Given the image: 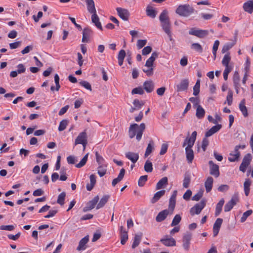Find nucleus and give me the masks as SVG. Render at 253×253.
Returning <instances> with one entry per match:
<instances>
[{
    "label": "nucleus",
    "instance_id": "f257e3e1",
    "mask_svg": "<svg viewBox=\"0 0 253 253\" xmlns=\"http://www.w3.org/2000/svg\"><path fill=\"white\" fill-rule=\"evenodd\" d=\"M197 132L193 131L190 136H187L185 139L182 147H185L186 158L188 163H192L194 158V152L192 149L196 139Z\"/></svg>",
    "mask_w": 253,
    "mask_h": 253
},
{
    "label": "nucleus",
    "instance_id": "f03ea898",
    "mask_svg": "<svg viewBox=\"0 0 253 253\" xmlns=\"http://www.w3.org/2000/svg\"><path fill=\"white\" fill-rule=\"evenodd\" d=\"M87 9L89 13L91 14V21L95 26L99 30H102V27L99 18L97 14L96 10L95 7V3L93 0H85Z\"/></svg>",
    "mask_w": 253,
    "mask_h": 253
},
{
    "label": "nucleus",
    "instance_id": "7ed1b4c3",
    "mask_svg": "<svg viewBox=\"0 0 253 253\" xmlns=\"http://www.w3.org/2000/svg\"><path fill=\"white\" fill-rule=\"evenodd\" d=\"M158 53L153 52L151 56L146 60L143 68V72L145 73L148 76H151L153 74L154 69V62L158 57Z\"/></svg>",
    "mask_w": 253,
    "mask_h": 253
},
{
    "label": "nucleus",
    "instance_id": "20e7f679",
    "mask_svg": "<svg viewBox=\"0 0 253 253\" xmlns=\"http://www.w3.org/2000/svg\"><path fill=\"white\" fill-rule=\"evenodd\" d=\"M128 134L130 138L136 135V139L140 141L142 135V123L139 126L137 124L131 125L129 128Z\"/></svg>",
    "mask_w": 253,
    "mask_h": 253
},
{
    "label": "nucleus",
    "instance_id": "39448f33",
    "mask_svg": "<svg viewBox=\"0 0 253 253\" xmlns=\"http://www.w3.org/2000/svg\"><path fill=\"white\" fill-rule=\"evenodd\" d=\"M194 9L189 4L180 5L176 10V13L180 16L188 17L194 12Z\"/></svg>",
    "mask_w": 253,
    "mask_h": 253
},
{
    "label": "nucleus",
    "instance_id": "423d86ee",
    "mask_svg": "<svg viewBox=\"0 0 253 253\" xmlns=\"http://www.w3.org/2000/svg\"><path fill=\"white\" fill-rule=\"evenodd\" d=\"M239 201V195L238 193H235L232 196L230 201L226 204L224 206V211L225 212L229 211L233 208V207L238 203Z\"/></svg>",
    "mask_w": 253,
    "mask_h": 253
},
{
    "label": "nucleus",
    "instance_id": "0eeeda50",
    "mask_svg": "<svg viewBox=\"0 0 253 253\" xmlns=\"http://www.w3.org/2000/svg\"><path fill=\"white\" fill-rule=\"evenodd\" d=\"M206 206L205 200H202L200 203L194 205L190 211V213L192 215L194 214H199Z\"/></svg>",
    "mask_w": 253,
    "mask_h": 253
},
{
    "label": "nucleus",
    "instance_id": "6e6552de",
    "mask_svg": "<svg viewBox=\"0 0 253 253\" xmlns=\"http://www.w3.org/2000/svg\"><path fill=\"white\" fill-rule=\"evenodd\" d=\"M189 34L191 35L196 36L199 38H203L208 35L209 32L205 30H200L192 28L189 30Z\"/></svg>",
    "mask_w": 253,
    "mask_h": 253
},
{
    "label": "nucleus",
    "instance_id": "1a4fd4ad",
    "mask_svg": "<svg viewBox=\"0 0 253 253\" xmlns=\"http://www.w3.org/2000/svg\"><path fill=\"white\" fill-rule=\"evenodd\" d=\"M160 242L166 247H174L176 246L175 240L168 236H165L163 238L160 240Z\"/></svg>",
    "mask_w": 253,
    "mask_h": 253
},
{
    "label": "nucleus",
    "instance_id": "9d476101",
    "mask_svg": "<svg viewBox=\"0 0 253 253\" xmlns=\"http://www.w3.org/2000/svg\"><path fill=\"white\" fill-rule=\"evenodd\" d=\"M98 196H95L92 200L87 203L86 206L83 208V211L86 212L93 209L99 200Z\"/></svg>",
    "mask_w": 253,
    "mask_h": 253
},
{
    "label": "nucleus",
    "instance_id": "9b49d317",
    "mask_svg": "<svg viewBox=\"0 0 253 253\" xmlns=\"http://www.w3.org/2000/svg\"><path fill=\"white\" fill-rule=\"evenodd\" d=\"M251 160L252 157L251 154H248L246 155L243 158L242 162L240 166V170L244 172L246 171L247 167L250 165Z\"/></svg>",
    "mask_w": 253,
    "mask_h": 253
},
{
    "label": "nucleus",
    "instance_id": "f8f14e48",
    "mask_svg": "<svg viewBox=\"0 0 253 253\" xmlns=\"http://www.w3.org/2000/svg\"><path fill=\"white\" fill-rule=\"evenodd\" d=\"M209 164L210 166V173L215 177H218L220 174L218 166L214 164L212 161H209Z\"/></svg>",
    "mask_w": 253,
    "mask_h": 253
},
{
    "label": "nucleus",
    "instance_id": "ddd939ff",
    "mask_svg": "<svg viewBox=\"0 0 253 253\" xmlns=\"http://www.w3.org/2000/svg\"><path fill=\"white\" fill-rule=\"evenodd\" d=\"M93 31L89 27H86L84 29L83 32L82 42H88L89 38L93 35Z\"/></svg>",
    "mask_w": 253,
    "mask_h": 253
},
{
    "label": "nucleus",
    "instance_id": "4468645a",
    "mask_svg": "<svg viewBox=\"0 0 253 253\" xmlns=\"http://www.w3.org/2000/svg\"><path fill=\"white\" fill-rule=\"evenodd\" d=\"M161 24L163 30L168 35L169 38V40L171 41L172 38L170 31V23L169 20L161 22Z\"/></svg>",
    "mask_w": 253,
    "mask_h": 253
},
{
    "label": "nucleus",
    "instance_id": "2eb2a0df",
    "mask_svg": "<svg viewBox=\"0 0 253 253\" xmlns=\"http://www.w3.org/2000/svg\"><path fill=\"white\" fill-rule=\"evenodd\" d=\"M189 80L187 79L182 80L180 82L176 85V90L177 92L187 90L189 85Z\"/></svg>",
    "mask_w": 253,
    "mask_h": 253
},
{
    "label": "nucleus",
    "instance_id": "dca6fc26",
    "mask_svg": "<svg viewBox=\"0 0 253 253\" xmlns=\"http://www.w3.org/2000/svg\"><path fill=\"white\" fill-rule=\"evenodd\" d=\"M116 10L121 18L125 21L128 20L129 13L127 9L121 7H117Z\"/></svg>",
    "mask_w": 253,
    "mask_h": 253
},
{
    "label": "nucleus",
    "instance_id": "f3484780",
    "mask_svg": "<svg viewBox=\"0 0 253 253\" xmlns=\"http://www.w3.org/2000/svg\"><path fill=\"white\" fill-rule=\"evenodd\" d=\"M192 238V235L189 233H187L183 236L182 242L183 247L186 250H188L189 248L190 242Z\"/></svg>",
    "mask_w": 253,
    "mask_h": 253
},
{
    "label": "nucleus",
    "instance_id": "a211bd4d",
    "mask_svg": "<svg viewBox=\"0 0 253 253\" xmlns=\"http://www.w3.org/2000/svg\"><path fill=\"white\" fill-rule=\"evenodd\" d=\"M222 221L223 220L222 218H218L214 222L213 227V234L214 237L216 236L218 234Z\"/></svg>",
    "mask_w": 253,
    "mask_h": 253
},
{
    "label": "nucleus",
    "instance_id": "6ab92c4d",
    "mask_svg": "<svg viewBox=\"0 0 253 253\" xmlns=\"http://www.w3.org/2000/svg\"><path fill=\"white\" fill-rule=\"evenodd\" d=\"M231 61V57L230 56V54L228 52H227L224 56L222 60V65L225 67V68H230L233 69V67L231 65H229V63Z\"/></svg>",
    "mask_w": 253,
    "mask_h": 253
},
{
    "label": "nucleus",
    "instance_id": "aec40b11",
    "mask_svg": "<svg viewBox=\"0 0 253 253\" xmlns=\"http://www.w3.org/2000/svg\"><path fill=\"white\" fill-rule=\"evenodd\" d=\"M222 126L220 124H217L216 126H213L210 129L207 131L205 133V137H208L212 135L218 131L221 128Z\"/></svg>",
    "mask_w": 253,
    "mask_h": 253
},
{
    "label": "nucleus",
    "instance_id": "412c9836",
    "mask_svg": "<svg viewBox=\"0 0 253 253\" xmlns=\"http://www.w3.org/2000/svg\"><path fill=\"white\" fill-rule=\"evenodd\" d=\"M176 195L177 191L175 190L173 191L171 197L169 199V210L171 211V212H172L175 206Z\"/></svg>",
    "mask_w": 253,
    "mask_h": 253
},
{
    "label": "nucleus",
    "instance_id": "4be33fe9",
    "mask_svg": "<svg viewBox=\"0 0 253 253\" xmlns=\"http://www.w3.org/2000/svg\"><path fill=\"white\" fill-rule=\"evenodd\" d=\"M87 141L86 134L85 132L80 133L75 141V145L82 144Z\"/></svg>",
    "mask_w": 253,
    "mask_h": 253
},
{
    "label": "nucleus",
    "instance_id": "5701e85b",
    "mask_svg": "<svg viewBox=\"0 0 253 253\" xmlns=\"http://www.w3.org/2000/svg\"><path fill=\"white\" fill-rule=\"evenodd\" d=\"M89 241V238L88 236H86L82 238L79 244V246L77 248L78 251L84 250L86 249V244Z\"/></svg>",
    "mask_w": 253,
    "mask_h": 253
},
{
    "label": "nucleus",
    "instance_id": "b1692460",
    "mask_svg": "<svg viewBox=\"0 0 253 253\" xmlns=\"http://www.w3.org/2000/svg\"><path fill=\"white\" fill-rule=\"evenodd\" d=\"M169 214V211L168 210H165L159 213L156 217V220L157 222H161L164 220L168 214Z\"/></svg>",
    "mask_w": 253,
    "mask_h": 253
},
{
    "label": "nucleus",
    "instance_id": "393cba45",
    "mask_svg": "<svg viewBox=\"0 0 253 253\" xmlns=\"http://www.w3.org/2000/svg\"><path fill=\"white\" fill-rule=\"evenodd\" d=\"M243 9L246 11L250 14L253 12V0H249L243 4Z\"/></svg>",
    "mask_w": 253,
    "mask_h": 253
},
{
    "label": "nucleus",
    "instance_id": "a878e982",
    "mask_svg": "<svg viewBox=\"0 0 253 253\" xmlns=\"http://www.w3.org/2000/svg\"><path fill=\"white\" fill-rule=\"evenodd\" d=\"M154 88V84L151 81H146L143 84V89L147 92H151Z\"/></svg>",
    "mask_w": 253,
    "mask_h": 253
},
{
    "label": "nucleus",
    "instance_id": "bb28decb",
    "mask_svg": "<svg viewBox=\"0 0 253 253\" xmlns=\"http://www.w3.org/2000/svg\"><path fill=\"white\" fill-rule=\"evenodd\" d=\"M213 179L211 176H209L205 182V186L207 192H209L211 191L213 185Z\"/></svg>",
    "mask_w": 253,
    "mask_h": 253
},
{
    "label": "nucleus",
    "instance_id": "cd10ccee",
    "mask_svg": "<svg viewBox=\"0 0 253 253\" xmlns=\"http://www.w3.org/2000/svg\"><path fill=\"white\" fill-rule=\"evenodd\" d=\"M126 157L133 163L136 162L139 158L138 154L137 153L130 152L126 154Z\"/></svg>",
    "mask_w": 253,
    "mask_h": 253
},
{
    "label": "nucleus",
    "instance_id": "c85d7f7f",
    "mask_svg": "<svg viewBox=\"0 0 253 253\" xmlns=\"http://www.w3.org/2000/svg\"><path fill=\"white\" fill-rule=\"evenodd\" d=\"M90 183L86 184V189L88 191H91L96 183V176L94 174H91L90 176Z\"/></svg>",
    "mask_w": 253,
    "mask_h": 253
},
{
    "label": "nucleus",
    "instance_id": "c756f323",
    "mask_svg": "<svg viewBox=\"0 0 253 253\" xmlns=\"http://www.w3.org/2000/svg\"><path fill=\"white\" fill-rule=\"evenodd\" d=\"M239 109L242 112L244 117H247L248 116V110L245 106V100L243 99L239 104Z\"/></svg>",
    "mask_w": 253,
    "mask_h": 253
},
{
    "label": "nucleus",
    "instance_id": "7c9ffc66",
    "mask_svg": "<svg viewBox=\"0 0 253 253\" xmlns=\"http://www.w3.org/2000/svg\"><path fill=\"white\" fill-rule=\"evenodd\" d=\"M205 114V111L200 105H197L196 108V116L198 119H202Z\"/></svg>",
    "mask_w": 253,
    "mask_h": 253
},
{
    "label": "nucleus",
    "instance_id": "2f4dec72",
    "mask_svg": "<svg viewBox=\"0 0 253 253\" xmlns=\"http://www.w3.org/2000/svg\"><path fill=\"white\" fill-rule=\"evenodd\" d=\"M239 151H236L234 149V151L232 152L228 157V160L230 162H235L237 161L240 156Z\"/></svg>",
    "mask_w": 253,
    "mask_h": 253
},
{
    "label": "nucleus",
    "instance_id": "473e14b6",
    "mask_svg": "<svg viewBox=\"0 0 253 253\" xmlns=\"http://www.w3.org/2000/svg\"><path fill=\"white\" fill-rule=\"evenodd\" d=\"M133 106H132L129 110V111L131 113L133 112L135 110H139V109H140L141 108V106H142V104H141V102L137 99L134 100V101L133 102Z\"/></svg>",
    "mask_w": 253,
    "mask_h": 253
},
{
    "label": "nucleus",
    "instance_id": "72a5a7b5",
    "mask_svg": "<svg viewBox=\"0 0 253 253\" xmlns=\"http://www.w3.org/2000/svg\"><path fill=\"white\" fill-rule=\"evenodd\" d=\"M224 203V200L223 199H221L219 202L217 204L216 206L215 211V215L216 216L219 215L220 213L222 207Z\"/></svg>",
    "mask_w": 253,
    "mask_h": 253
},
{
    "label": "nucleus",
    "instance_id": "f704fd0d",
    "mask_svg": "<svg viewBox=\"0 0 253 253\" xmlns=\"http://www.w3.org/2000/svg\"><path fill=\"white\" fill-rule=\"evenodd\" d=\"M109 196L105 195L100 200L99 202L96 206V209H99L104 206L108 201Z\"/></svg>",
    "mask_w": 253,
    "mask_h": 253
},
{
    "label": "nucleus",
    "instance_id": "c9c22d12",
    "mask_svg": "<svg viewBox=\"0 0 253 253\" xmlns=\"http://www.w3.org/2000/svg\"><path fill=\"white\" fill-rule=\"evenodd\" d=\"M168 184V178L167 177H163L161 180L159 181L156 185V189H160L163 188L164 186Z\"/></svg>",
    "mask_w": 253,
    "mask_h": 253
},
{
    "label": "nucleus",
    "instance_id": "e433bc0d",
    "mask_svg": "<svg viewBox=\"0 0 253 253\" xmlns=\"http://www.w3.org/2000/svg\"><path fill=\"white\" fill-rule=\"evenodd\" d=\"M165 192L166 191L165 190H162L156 192L152 199V203H155L158 201L160 198L165 194Z\"/></svg>",
    "mask_w": 253,
    "mask_h": 253
},
{
    "label": "nucleus",
    "instance_id": "4c0bfd02",
    "mask_svg": "<svg viewBox=\"0 0 253 253\" xmlns=\"http://www.w3.org/2000/svg\"><path fill=\"white\" fill-rule=\"evenodd\" d=\"M154 149V143L153 141H150L146 148L145 157H148Z\"/></svg>",
    "mask_w": 253,
    "mask_h": 253
},
{
    "label": "nucleus",
    "instance_id": "58836bf2",
    "mask_svg": "<svg viewBox=\"0 0 253 253\" xmlns=\"http://www.w3.org/2000/svg\"><path fill=\"white\" fill-rule=\"evenodd\" d=\"M65 197L66 193L65 192L60 193L58 196L57 203L61 206H63L64 204Z\"/></svg>",
    "mask_w": 253,
    "mask_h": 253
},
{
    "label": "nucleus",
    "instance_id": "ea45409f",
    "mask_svg": "<svg viewBox=\"0 0 253 253\" xmlns=\"http://www.w3.org/2000/svg\"><path fill=\"white\" fill-rule=\"evenodd\" d=\"M68 123H69V121L66 119L62 120L60 122L59 126L58 128V130L59 131H63L64 129H65Z\"/></svg>",
    "mask_w": 253,
    "mask_h": 253
},
{
    "label": "nucleus",
    "instance_id": "a19ab883",
    "mask_svg": "<svg viewBox=\"0 0 253 253\" xmlns=\"http://www.w3.org/2000/svg\"><path fill=\"white\" fill-rule=\"evenodd\" d=\"M144 170L147 172H151L153 170L152 163L149 161L147 160L144 165Z\"/></svg>",
    "mask_w": 253,
    "mask_h": 253
},
{
    "label": "nucleus",
    "instance_id": "79ce46f5",
    "mask_svg": "<svg viewBox=\"0 0 253 253\" xmlns=\"http://www.w3.org/2000/svg\"><path fill=\"white\" fill-rule=\"evenodd\" d=\"M160 22L169 20L168 12L166 10H163L159 16Z\"/></svg>",
    "mask_w": 253,
    "mask_h": 253
},
{
    "label": "nucleus",
    "instance_id": "37998d69",
    "mask_svg": "<svg viewBox=\"0 0 253 253\" xmlns=\"http://www.w3.org/2000/svg\"><path fill=\"white\" fill-rule=\"evenodd\" d=\"M88 153H87L81 160L79 163L76 164V167L78 168H81L84 166L87 161Z\"/></svg>",
    "mask_w": 253,
    "mask_h": 253
},
{
    "label": "nucleus",
    "instance_id": "c03bdc74",
    "mask_svg": "<svg viewBox=\"0 0 253 253\" xmlns=\"http://www.w3.org/2000/svg\"><path fill=\"white\" fill-rule=\"evenodd\" d=\"M233 81L234 85H240V78L239 73L237 71H235L234 73L233 77Z\"/></svg>",
    "mask_w": 253,
    "mask_h": 253
},
{
    "label": "nucleus",
    "instance_id": "a18cd8bd",
    "mask_svg": "<svg viewBox=\"0 0 253 253\" xmlns=\"http://www.w3.org/2000/svg\"><path fill=\"white\" fill-rule=\"evenodd\" d=\"M200 80H198L193 87V95L197 96L200 92Z\"/></svg>",
    "mask_w": 253,
    "mask_h": 253
},
{
    "label": "nucleus",
    "instance_id": "49530a36",
    "mask_svg": "<svg viewBox=\"0 0 253 253\" xmlns=\"http://www.w3.org/2000/svg\"><path fill=\"white\" fill-rule=\"evenodd\" d=\"M106 166L105 165H100L99 166L98 168V173L100 177H102L104 176L106 172Z\"/></svg>",
    "mask_w": 253,
    "mask_h": 253
},
{
    "label": "nucleus",
    "instance_id": "de8ad7c7",
    "mask_svg": "<svg viewBox=\"0 0 253 253\" xmlns=\"http://www.w3.org/2000/svg\"><path fill=\"white\" fill-rule=\"evenodd\" d=\"M181 220V217L179 214H176L174 217L172 222L170 224L171 226H175L178 224Z\"/></svg>",
    "mask_w": 253,
    "mask_h": 253
},
{
    "label": "nucleus",
    "instance_id": "09e8293b",
    "mask_svg": "<svg viewBox=\"0 0 253 253\" xmlns=\"http://www.w3.org/2000/svg\"><path fill=\"white\" fill-rule=\"evenodd\" d=\"M253 211L252 210H248L245 212L241 218L240 221L242 223L244 222L246 220L247 218L251 215Z\"/></svg>",
    "mask_w": 253,
    "mask_h": 253
},
{
    "label": "nucleus",
    "instance_id": "8fccbe9b",
    "mask_svg": "<svg viewBox=\"0 0 253 253\" xmlns=\"http://www.w3.org/2000/svg\"><path fill=\"white\" fill-rule=\"evenodd\" d=\"M121 243L124 245L128 239L127 232H124L123 233L120 234Z\"/></svg>",
    "mask_w": 253,
    "mask_h": 253
},
{
    "label": "nucleus",
    "instance_id": "3c124183",
    "mask_svg": "<svg viewBox=\"0 0 253 253\" xmlns=\"http://www.w3.org/2000/svg\"><path fill=\"white\" fill-rule=\"evenodd\" d=\"M146 13L148 16L153 18H155L156 15V12L152 7L148 8L146 10Z\"/></svg>",
    "mask_w": 253,
    "mask_h": 253
},
{
    "label": "nucleus",
    "instance_id": "603ef678",
    "mask_svg": "<svg viewBox=\"0 0 253 253\" xmlns=\"http://www.w3.org/2000/svg\"><path fill=\"white\" fill-rule=\"evenodd\" d=\"M95 156H96V161L98 163L99 166L104 165V163L105 161L104 159L101 156L99 155V154H98V153L97 152H96V153H95Z\"/></svg>",
    "mask_w": 253,
    "mask_h": 253
},
{
    "label": "nucleus",
    "instance_id": "864d4df0",
    "mask_svg": "<svg viewBox=\"0 0 253 253\" xmlns=\"http://www.w3.org/2000/svg\"><path fill=\"white\" fill-rule=\"evenodd\" d=\"M203 192L204 191L203 190H200L199 191L197 192V193H196L192 197V200L196 201H199L202 197L203 195Z\"/></svg>",
    "mask_w": 253,
    "mask_h": 253
},
{
    "label": "nucleus",
    "instance_id": "5fc2aeb1",
    "mask_svg": "<svg viewBox=\"0 0 253 253\" xmlns=\"http://www.w3.org/2000/svg\"><path fill=\"white\" fill-rule=\"evenodd\" d=\"M219 45V42L218 40H216L213 44V47H212V53L214 56V59H215L216 58V51L218 49V46Z\"/></svg>",
    "mask_w": 253,
    "mask_h": 253
},
{
    "label": "nucleus",
    "instance_id": "6e6d98bb",
    "mask_svg": "<svg viewBox=\"0 0 253 253\" xmlns=\"http://www.w3.org/2000/svg\"><path fill=\"white\" fill-rule=\"evenodd\" d=\"M140 240H141V238H140V236H135L134 238L133 243L132 245V248L134 249L136 247H137L140 242Z\"/></svg>",
    "mask_w": 253,
    "mask_h": 253
},
{
    "label": "nucleus",
    "instance_id": "4d7b16f0",
    "mask_svg": "<svg viewBox=\"0 0 253 253\" xmlns=\"http://www.w3.org/2000/svg\"><path fill=\"white\" fill-rule=\"evenodd\" d=\"M233 100V92L232 90H229L228 92V94L226 97V101L228 105H231L232 103Z\"/></svg>",
    "mask_w": 253,
    "mask_h": 253
},
{
    "label": "nucleus",
    "instance_id": "13d9d810",
    "mask_svg": "<svg viewBox=\"0 0 253 253\" xmlns=\"http://www.w3.org/2000/svg\"><path fill=\"white\" fill-rule=\"evenodd\" d=\"M209 140L207 139V137H205L203 138L202 142V148L203 149V151L205 152L207 149V146L209 145Z\"/></svg>",
    "mask_w": 253,
    "mask_h": 253
},
{
    "label": "nucleus",
    "instance_id": "bf43d9fd",
    "mask_svg": "<svg viewBox=\"0 0 253 253\" xmlns=\"http://www.w3.org/2000/svg\"><path fill=\"white\" fill-rule=\"evenodd\" d=\"M191 46L193 49L197 51L202 52L203 51L202 46L198 43H194L191 45Z\"/></svg>",
    "mask_w": 253,
    "mask_h": 253
},
{
    "label": "nucleus",
    "instance_id": "052dcab7",
    "mask_svg": "<svg viewBox=\"0 0 253 253\" xmlns=\"http://www.w3.org/2000/svg\"><path fill=\"white\" fill-rule=\"evenodd\" d=\"M80 84L86 89L91 90V86L90 84L87 81H82L80 82Z\"/></svg>",
    "mask_w": 253,
    "mask_h": 253
},
{
    "label": "nucleus",
    "instance_id": "680f3d73",
    "mask_svg": "<svg viewBox=\"0 0 253 253\" xmlns=\"http://www.w3.org/2000/svg\"><path fill=\"white\" fill-rule=\"evenodd\" d=\"M14 229V226L12 225L0 226V230H1L12 231Z\"/></svg>",
    "mask_w": 253,
    "mask_h": 253
},
{
    "label": "nucleus",
    "instance_id": "e2e57ef3",
    "mask_svg": "<svg viewBox=\"0 0 253 253\" xmlns=\"http://www.w3.org/2000/svg\"><path fill=\"white\" fill-rule=\"evenodd\" d=\"M168 145L167 143H163L161 146V151L160 152V154L161 155H163L165 154L168 150Z\"/></svg>",
    "mask_w": 253,
    "mask_h": 253
},
{
    "label": "nucleus",
    "instance_id": "0e129e2a",
    "mask_svg": "<svg viewBox=\"0 0 253 253\" xmlns=\"http://www.w3.org/2000/svg\"><path fill=\"white\" fill-rule=\"evenodd\" d=\"M190 182V178L188 176H185L183 179V186L187 188L189 187Z\"/></svg>",
    "mask_w": 253,
    "mask_h": 253
},
{
    "label": "nucleus",
    "instance_id": "69168bd1",
    "mask_svg": "<svg viewBox=\"0 0 253 253\" xmlns=\"http://www.w3.org/2000/svg\"><path fill=\"white\" fill-rule=\"evenodd\" d=\"M67 161L69 164H74L77 161V160L75 156L71 155L67 158Z\"/></svg>",
    "mask_w": 253,
    "mask_h": 253
},
{
    "label": "nucleus",
    "instance_id": "338daca9",
    "mask_svg": "<svg viewBox=\"0 0 253 253\" xmlns=\"http://www.w3.org/2000/svg\"><path fill=\"white\" fill-rule=\"evenodd\" d=\"M22 42L21 41H18L10 43L9 44L10 48L11 49H15L21 44Z\"/></svg>",
    "mask_w": 253,
    "mask_h": 253
},
{
    "label": "nucleus",
    "instance_id": "774afa93",
    "mask_svg": "<svg viewBox=\"0 0 253 253\" xmlns=\"http://www.w3.org/2000/svg\"><path fill=\"white\" fill-rule=\"evenodd\" d=\"M131 93L132 94H142V87L139 86L138 87L133 88L131 91Z\"/></svg>",
    "mask_w": 253,
    "mask_h": 253
}]
</instances>
